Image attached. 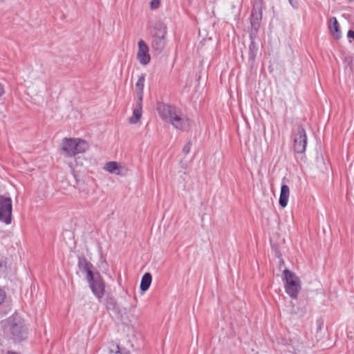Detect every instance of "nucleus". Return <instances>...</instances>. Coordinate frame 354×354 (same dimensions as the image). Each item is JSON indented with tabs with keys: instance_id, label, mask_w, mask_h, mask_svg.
Instances as JSON below:
<instances>
[{
	"instance_id": "nucleus-1",
	"label": "nucleus",
	"mask_w": 354,
	"mask_h": 354,
	"mask_svg": "<svg viewBox=\"0 0 354 354\" xmlns=\"http://www.w3.org/2000/svg\"><path fill=\"white\" fill-rule=\"evenodd\" d=\"M80 271L85 274L86 279L93 295L101 299L105 292V283L100 274L94 271V268L86 258L80 257L78 259Z\"/></svg>"
},
{
	"instance_id": "nucleus-2",
	"label": "nucleus",
	"mask_w": 354,
	"mask_h": 354,
	"mask_svg": "<svg viewBox=\"0 0 354 354\" xmlns=\"http://www.w3.org/2000/svg\"><path fill=\"white\" fill-rule=\"evenodd\" d=\"M156 109L160 118L175 129L187 131L190 127L189 120L175 106L158 103Z\"/></svg>"
},
{
	"instance_id": "nucleus-3",
	"label": "nucleus",
	"mask_w": 354,
	"mask_h": 354,
	"mask_svg": "<svg viewBox=\"0 0 354 354\" xmlns=\"http://www.w3.org/2000/svg\"><path fill=\"white\" fill-rule=\"evenodd\" d=\"M5 330L14 341L21 342L26 338V328L22 319L17 315L8 319Z\"/></svg>"
},
{
	"instance_id": "nucleus-4",
	"label": "nucleus",
	"mask_w": 354,
	"mask_h": 354,
	"mask_svg": "<svg viewBox=\"0 0 354 354\" xmlns=\"http://www.w3.org/2000/svg\"><path fill=\"white\" fill-rule=\"evenodd\" d=\"M89 147L88 142L80 138H64L62 149L66 156L72 157L85 152Z\"/></svg>"
},
{
	"instance_id": "nucleus-5",
	"label": "nucleus",
	"mask_w": 354,
	"mask_h": 354,
	"mask_svg": "<svg viewBox=\"0 0 354 354\" xmlns=\"http://www.w3.org/2000/svg\"><path fill=\"white\" fill-rule=\"evenodd\" d=\"M283 279L286 292L292 299H297L301 288L299 277L294 272L286 269L283 270Z\"/></svg>"
},
{
	"instance_id": "nucleus-6",
	"label": "nucleus",
	"mask_w": 354,
	"mask_h": 354,
	"mask_svg": "<svg viewBox=\"0 0 354 354\" xmlns=\"http://www.w3.org/2000/svg\"><path fill=\"white\" fill-rule=\"evenodd\" d=\"M12 200L9 197L0 196V221L10 224L12 220Z\"/></svg>"
},
{
	"instance_id": "nucleus-7",
	"label": "nucleus",
	"mask_w": 354,
	"mask_h": 354,
	"mask_svg": "<svg viewBox=\"0 0 354 354\" xmlns=\"http://www.w3.org/2000/svg\"><path fill=\"white\" fill-rule=\"evenodd\" d=\"M307 135L302 127H299L294 138V150L296 153H303L306 151Z\"/></svg>"
},
{
	"instance_id": "nucleus-8",
	"label": "nucleus",
	"mask_w": 354,
	"mask_h": 354,
	"mask_svg": "<svg viewBox=\"0 0 354 354\" xmlns=\"http://www.w3.org/2000/svg\"><path fill=\"white\" fill-rule=\"evenodd\" d=\"M138 52L136 58L139 63L142 66H146L149 64L151 61V56L149 54V48L146 42L140 39L138 42Z\"/></svg>"
},
{
	"instance_id": "nucleus-9",
	"label": "nucleus",
	"mask_w": 354,
	"mask_h": 354,
	"mask_svg": "<svg viewBox=\"0 0 354 354\" xmlns=\"http://www.w3.org/2000/svg\"><path fill=\"white\" fill-rule=\"evenodd\" d=\"M262 19V12L261 5H257L254 6V8L251 15V31L254 35L257 36V32L260 28L261 21Z\"/></svg>"
},
{
	"instance_id": "nucleus-10",
	"label": "nucleus",
	"mask_w": 354,
	"mask_h": 354,
	"mask_svg": "<svg viewBox=\"0 0 354 354\" xmlns=\"http://www.w3.org/2000/svg\"><path fill=\"white\" fill-rule=\"evenodd\" d=\"M151 37H165L167 35V26L161 21H156L149 26Z\"/></svg>"
},
{
	"instance_id": "nucleus-11",
	"label": "nucleus",
	"mask_w": 354,
	"mask_h": 354,
	"mask_svg": "<svg viewBox=\"0 0 354 354\" xmlns=\"http://www.w3.org/2000/svg\"><path fill=\"white\" fill-rule=\"evenodd\" d=\"M104 169L106 171H108L111 174H116V175H123L124 174V173H123L124 168L120 165H119L118 162H114V161L106 162L104 167Z\"/></svg>"
},
{
	"instance_id": "nucleus-12",
	"label": "nucleus",
	"mask_w": 354,
	"mask_h": 354,
	"mask_svg": "<svg viewBox=\"0 0 354 354\" xmlns=\"http://www.w3.org/2000/svg\"><path fill=\"white\" fill-rule=\"evenodd\" d=\"M142 101L137 100L136 106L133 110V115L129 119V122L131 124H136L139 122L142 114Z\"/></svg>"
},
{
	"instance_id": "nucleus-13",
	"label": "nucleus",
	"mask_w": 354,
	"mask_h": 354,
	"mask_svg": "<svg viewBox=\"0 0 354 354\" xmlns=\"http://www.w3.org/2000/svg\"><path fill=\"white\" fill-rule=\"evenodd\" d=\"M151 46L153 51L161 53L165 46V37H151Z\"/></svg>"
},
{
	"instance_id": "nucleus-14",
	"label": "nucleus",
	"mask_w": 354,
	"mask_h": 354,
	"mask_svg": "<svg viewBox=\"0 0 354 354\" xmlns=\"http://www.w3.org/2000/svg\"><path fill=\"white\" fill-rule=\"evenodd\" d=\"M290 196V189L286 185H282L281 187V192L279 203L282 207H285L288 205Z\"/></svg>"
},
{
	"instance_id": "nucleus-15",
	"label": "nucleus",
	"mask_w": 354,
	"mask_h": 354,
	"mask_svg": "<svg viewBox=\"0 0 354 354\" xmlns=\"http://www.w3.org/2000/svg\"><path fill=\"white\" fill-rule=\"evenodd\" d=\"M329 30L333 37L338 39L341 37V32L339 30V25L335 17H332L329 21Z\"/></svg>"
},
{
	"instance_id": "nucleus-16",
	"label": "nucleus",
	"mask_w": 354,
	"mask_h": 354,
	"mask_svg": "<svg viewBox=\"0 0 354 354\" xmlns=\"http://www.w3.org/2000/svg\"><path fill=\"white\" fill-rule=\"evenodd\" d=\"M145 78L142 75L139 77L137 82L136 83L135 90L138 101H142L143 99V90L145 86Z\"/></svg>"
},
{
	"instance_id": "nucleus-17",
	"label": "nucleus",
	"mask_w": 354,
	"mask_h": 354,
	"mask_svg": "<svg viewBox=\"0 0 354 354\" xmlns=\"http://www.w3.org/2000/svg\"><path fill=\"white\" fill-rule=\"evenodd\" d=\"M289 344L292 346L295 354H299L304 351V343L297 337L290 339Z\"/></svg>"
},
{
	"instance_id": "nucleus-18",
	"label": "nucleus",
	"mask_w": 354,
	"mask_h": 354,
	"mask_svg": "<svg viewBox=\"0 0 354 354\" xmlns=\"http://www.w3.org/2000/svg\"><path fill=\"white\" fill-rule=\"evenodd\" d=\"M250 37L251 41L249 46V58L252 60H254L256 57L257 53L258 51V46L254 41L256 37V35H254V33L252 32L250 33Z\"/></svg>"
},
{
	"instance_id": "nucleus-19",
	"label": "nucleus",
	"mask_w": 354,
	"mask_h": 354,
	"mask_svg": "<svg viewBox=\"0 0 354 354\" xmlns=\"http://www.w3.org/2000/svg\"><path fill=\"white\" fill-rule=\"evenodd\" d=\"M152 277L151 274L149 272L145 273L141 279L140 283V289L142 291L145 292L147 290L151 283Z\"/></svg>"
},
{
	"instance_id": "nucleus-20",
	"label": "nucleus",
	"mask_w": 354,
	"mask_h": 354,
	"mask_svg": "<svg viewBox=\"0 0 354 354\" xmlns=\"http://www.w3.org/2000/svg\"><path fill=\"white\" fill-rule=\"evenodd\" d=\"M105 354H122L119 346L118 345L113 344L111 348H110Z\"/></svg>"
},
{
	"instance_id": "nucleus-21",
	"label": "nucleus",
	"mask_w": 354,
	"mask_h": 354,
	"mask_svg": "<svg viewBox=\"0 0 354 354\" xmlns=\"http://www.w3.org/2000/svg\"><path fill=\"white\" fill-rule=\"evenodd\" d=\"M160 4V0H151L150 2V8L152 10L157 9Z\"/></svg>"
},
{
	"instance_id": "nucleus-22",
	"label": "nucleus",
	"mask_w": 354,
	"mask_h": 354,
	"mask_svg": "<svg viewBox=\"0 0 354 354\" xmlns=\"http://www.w3.org/2000/svg\"><path fill=\"white\" fill-rule=\"evenodd\" d=\"M190 149H191V144L189 142L187 143L183 149V151L185 153V154H187L189 151H190Z\"/></svg>"
},
{
	"instance_id": "nucleus-23",
	"label": "nucleus",
	"mask_w": 354,
	"mask_h": 354,
	"mask_svg": "<svg viewBox=\"0 0 354 354\" xmlns=\"http://www.w3.org/2000/svg\"><path fill=\"white\" fill-rule=\"evenodd\" d=\"M6 298V292L0 289V305L3 302Z\"/></svg>"
},
{
	"instance_id": "nucleus-24",
	"label": "nucleus",
	"mask_w": 354,
	"mask_h": 354,
	"mask_svg": "<svg viewBox=\"0 0 354 354\" xmlns=\"http://www.w3.org/2000/svg\"><path fill=\"white\" fill-rule=\"evenodd\" d=\"M347 37L348 39H354V31L350 30H348V33H347Z\"/></svg>"
},
{
	"instance_id": "nucleus-25",
	"label": "nucleus",
	"mask_w": 354,
	"mask_h": 354,
	"mask_svg": "<svg viewBox=\"0 0 354 354\" xmlns=\"http://www.w3.org/2000/svg\"><path fill=\"white\" fill-rule=\"evenodd\" d=\"M3 93H4V86L1 83H0V97L3 95Z\"/></svg>"
},
{
	"instance_id": "nucleus-26",
	"label": "nucleus",
	"mask_w": 354,
	"mask_h": 354,
	"mask_svg": "<svg viewBox=\"0 0 354 354\" xmlns=\"http://www.w3.org/2000/svg\"><path fill=\"white\" fill-rule=\"evenodd\" d=\"M290 4L292 6H295V4L293 3V0H289Z\"/></svg>"
},
{
	"instance_id": "nucleus-27",
	"label": "nucleus",
	"mask_w": 354,
	"mask_h": 354,
	"mask_svg": "<svg viewBox=\"0 0 354 354\" xmlns=\"http://www.w3.org/2000/svg\"><path fill=\"white\" fill-rule=\"evenodd\" d=\"M8 354H17V353H14V352H8Z\"/></svg>"
}]
</instances>
